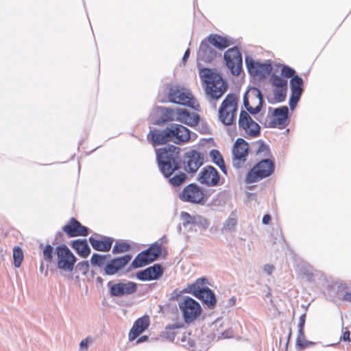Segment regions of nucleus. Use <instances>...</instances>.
Returning <instances> with one entry per match:
<instances>
[{"mask_svg": "<svg viewBox=\"0 0 351 351\" xmlns=\"http://www.w3.org/2000/svg\"><path fill=\"white\" fill-rule=\"evenodd\" d=\"M180 218L182 221V226L186 228L189 225H194L195 221V215H191L189 213L182 212Z\"/></svg>", "mask_w": 351, "mask_h": 351, "instance_id": "nucleus-36", "label": "nucleus"}, {"mask_svg": "<svg viewBox=\"0 0 351 351\" xmlns=\"http://www.w3.org/2000/svg\"><path fill=\"white\" fill-rule=\"evenodd\" d=\"M164 269L159 263H156L136 273V278L141 281L158 279L163 274Z\"/></svg>", "mask_w": 351, "mask_h": 351, "instance_id": "nucleus-22", "label": "nucleus"}, {"mask_svg": "<svg viewBox=\"0 0 351 351\" xmlns=\"http://www.w3.org/2000/svg\"><path fill=\"white\" fill-rule=\"evenodd\" d=\"M76 269L83 275L87 274L89 270V263L87 261L80 262L76 265Z\"/></svg>", "mask_w": 351, "mask_h": 351, "instance_id": "nucleus-46", "label": "nucleus"}, {"mask_svg": "<svg viewBox=\"0 0 351 351\" xmlns=\"http://www.w3.org/2000/svg\"><path fill=\"white\" fill-rule=\"evenodd\" d=\"M274 270V266L272 265L267 264L263 267V271L267 274L268 275H270Z\"/></svg>", "mask_w": 351, "mask_h": 351, "instance_id": "nucleus-52", "label": "nucleus"}, {"mask_svg": "<svg viewBox=\"0 0 351 351\" xmlns=\"http://www.w3.org/2000/svg\"><path fill=\"white\" fill-rule=\"evenodd\" d=\"M88 241L94 250L107 252L112 247L113 239L95 233L89 237Z\"/></svg>", "mask_w": 351, "mask_h": 351, "instance_id": "nucleus-21", "label": "nucleus"}, {"mask_svg": "<svg viewBox=\"0 0 351 351\" xmlns=\"http://www.w3.org/2000/svg\"><path fill=\"white\" fill-rule=\"evenodd\" d=\"M350 331L348 330H346L343 332V335L341 337V339H342L343 341H350Z\"/></svg>", "mask_w": 351, "mask_h": 351, "instance_id": "nucleus-54", "label": "nucleus"}, {"mask_svg": "<svg viewBox=\"0 0 351 351\" xmlns=\"http://www.w3.org/2000/svg\"><path fill=\"white\" fill-rule=\"evenodd\" d=\"M222 193H218L212 200L209 202L208 206L211 207L212 209H215L216 207L223 206L224 202L221 203V197H222Z\"/></svg>", "mask_w": 351, "mask_h": 351, "instance_id": "nucleus-45", "label": "nucleus"}, {"mask_svg": "<svg viewBox=\"0 0 351 351\" xmlns=\"http://www.w3.org/2000/svg\"><path fill=\"white\" fill-rule=\"evenodd\" d=\"M57 267L64 271L71 272L73 270L76 257L66 245H60L56 247Z\"/></svg>", "mask_w": 351, "mask_h": 351, "instance_id": "nucleus-11", "label": "nucleus"}, {"mask_svg": "<svg viewBox=\"0 0 351 351\" xmlns=\"http://www.w3.org/2000/svg\"><path fill=\"white\" fill-rule=\"evenodd\" d=\"M210 45L207 38L201 42L197 54L198 60L208 63L216 58L217 55V51Z\"/></svg>", "mask_w": 351, "mask_h": 351, "instance_id": "nucleus-23", "label": "nucleus"}, {"mask_svg": "<svg viewBox=\"0 0 351 351\" xmlns=\"http://www.w3.org/2000/svg\"><path fill=\"white\" fill-rule=\"evenodd\" d=\"M303 80L298 75L293 76L290 80L291 92L302 93L303 92Z\"/></svg>", "mask_w": 351, "mask_h": 351, "instance_id": "nucleus-31", "label": "nucleus"}, {"mask_svg": "<svg viewBox=\"0 0 351 351\" xmlns=\"http://www.w3.org/2000/svg\"><path fill=\"white\" fill-rule=\"evenodd\" d=\"M245 93H247V97L248 99L251 97L252 99H258V102L262 100L263 102V96L262 95L261 91L256 87H252L250 88Z\"/></svg>", "mask_w": 351, "mask_h": 351, "instance_id": "nucleus-38", "label": "nucleus"}, {"mask_svg": "<svg viewBox=\"0 0 351 351\" xmlns=\"http://www.w3.org/2000/svg\"><path fill=\"white\" fill-rule=\"evenodd\" d=\"M315 343L314 341H308L306 339H305L302 343H301V346H298L297 347L298 350H304V348H307L308 346H313L315 345Z\"/></svg>", "mask_w": 351, "mask_h": 351, "instance_id": "nucleus-50", "label": "nucleus"}, {"mask_svg": "<svg viewBox=\"0 0 351 351\" xmlns=\"http://www.w3.org/2000/svg\"><path fill=\"white\" fill-rule=\"evenodd\" d=\"M161 245L157 242L138 253L131 263L133 268H140L156 261L161 254Z\"/></svg>", "mask_w": 351, "mask_h": 351, "instance_id": "nucleus-10", "label": "nucleus"}, {"mask_svg": "<svg viewBox=\"0 0 351 351\" xmlns=\"http://www.w3.org/2000/svg\"><path fill=\"white\" fill-rule=\"evenodd\" d=\"M245 64L249 73L253 76L264 77L272 70L270 63L256 62L250 56L245 57Z\"/></svg>", "mask_w": 351, "mask_h": 351, "instance_id": "nucleus-18", "label": "nucleus"}, {"mask_svg": "<svg viewBox=\"0 0 351 351\" xmlns=\"http://www.w3.org/2000/svg\"><path fill=\"white\" fill-rule=\"evenodd\" d=\"M208 280L202 277L189 285L184 291L201 300L208 308L213 309L216 305V298L214 292L208 287Z\"/></svg>", "mask_w": 351, "mask_h": 351, "instance_id": "nucleus-4", "label": "nucleus"}, {"mask_svg": "<svg viewBox=\"0 0 351 351\" xmlns=\"http://www.w3.org/2000/svg\"><path fill=\"white\" fill-rule=\"evenodd\" d=\"M223 58L231 73L238 75L242 68V56L237 47L228 49L224 53Z\"/></svg>", "mask_w": 351, "mask_h": 351, "instance_id": "nucleus-16", "label": "nucleus"}, {"mask_svg": "<svg viewBox=\"0 0 351 351\" xmlns=\"http://www.w3.org/2000/svg\"><path fill=\"white\" fill-rule=\"evenodd\" d=\"M62 230L69 237L78 236L86 237L88 234L89 230L82 225L75 218L72 217L69 222L62 227Z\"/></svg>", "mask_w": 351, "mask_h": 351, "instance_id": "nucleus-20", "label": "nucleus"}, {"mask_svg": "<svg viewBox=\"0 0 351 351\" xmlns=\"http://www.w3.org/2000/svg\"><path fill=\"white\" fill-rule=\"evenodd\" d=\"M210 196L209 190H205L196 183H190L185 186L178 194L181 201L200 206H204Z\"/></svg>", "mask_w": 351, "mask_h": 351, "instance_id": "nucleus-5", "label": "nucleus"}, {"mask_svg": "<svg viewBox=\"0 0 351 351\" xmlns=\"http://www.w3.org/2000/svg\"><path fill=\"white\" fill-rule=\"evenodd\" d=\"M237 108V99L235 95L228 94L219 108V119L223 125H232L235 123Z\"/></svg>", "mask_w": 351, "mask_h": 351, "instance_id": "nucleus-8", "label": "nucleus"}, {"mask_svg": "<svg viewBox=\"0 0 351 351\" xmlns=\"http://www.w3.org/2000/svg\"><path fill=\"white\" fill-rule=\"evenodd\" d=\"M206 38L212 45L220 50H223L230 45V41L226 37L218 34H210Z\"/></svg>", "mask_w": 351, "mask_h": 351, "instance_id": "nucleus-28", "label": "nucleus"}, {"mask_svg": "<svg viewBox=\"0 0 351 351\" xmlns=\"http://www.w3.org/2000/svg\"><path fill=\"white\" fill-rule=\"evenodd\" d=\"M189 55H190V49H187L185 51V52L184 53V56L182 57V62H183L184 64L187 61V60H188V58L189 57Z\"/></svg>", "mask_w": 351, "mask_h": 351, "instance_id": "nucleus-59", "label": "nucleus"}, {"mask_svg": "<svg viewBox=\"0 0 351 351\" xmlns=\"http://www.w3.org/2000/svg\"><path fill=\"white\" fill-rule=\"evenodd\" d=\"M109 288V292L112 297H121L123 295H130L136 291V283L131 281L127 282H118L112 284L111 281L107 284Z\"/></svg>", "mask_w": 351, "mask_h": 351, "instance_id": "nucleus-17", "label": "nucleus"}, {"mask_svg": "<svg viewBox=\"0 0 351 351\" xmlns=\"http://www.w3.org/2000/svg\"><path fill=\"white\" fill-rule=\"evenodd\" d=\"M238 125L239 129L243 130L245 134L251 137H257L261 134L260 125L243 110L240 112Z\"/></svg>", "mask_w": 351, "mask_h": 351, "instance_id": "nucleus-15", "label": "nucleus"}, {"mask_svg": "<svg viewBox=\"0 0 351 351\" xmlns=\"http://www.w3.org/2000/svg\"><path fill=\"white\" fill-rule=\"evenodd\" d=\"M271 219V216L267 214L263 216L262 222L263 224H268L270 222Z\"/></svg>", "mask_w": 351, "mask_h": 351, "instance_id": "nucleus-57", "label": "nucleus"}, {"mask_svg": "<svg viewBox=\"0 0 351 351\" xmlns=\"http://www.w3.org/2000/svg\"><path fill=\"white\" fill-rule=\"evenodd\" d=\"M107 255L94 253L90 260L92 266L101 267L104 265Z\"/></svg>", "mask_w": 351, "mask_h": 351, "instance_id": "nucleus-33", "label": "nucleus"}, {"mask_svg": "<svg viewBox=\"0 0 351 351\" xmlns=\"http://www.w3.org/2000/svg\"><path fill=\"white\" fill-rule=\"evenodd\" d=\"M149 325V317L147 315H144L137 319L132 328L130 329L128 335L130 341L136 339L141 333H143Z\"/></svg>", "mask_w": 351, "mask_h": 351, "instance_id": "nucleus-24", "label": "nucleus"}, {"mask_svg": "<svg viewBox=\"0 0 351 351\" xmlns=\"http://www.w3.org/2000/svg\"><path fill=\"white\" fill-rule=\"evenodd\" d=\"M289 109L286 106L276 108L274 110L273 116L277 117L276 120L271 121L269 124V128H276L277 125H284L288 119Z\"/></svg>", "mask_w": 351, "mask_h": 351, "instance_id": "nucleus-26", "label": "nucleus"}, {"mask_svg": "<svg viewBox=\"0 0 351 351\" xmlns=\"http://www.w3.org/2000/svg\"><path fill=\"white\" fill-rule=\"evenodd\" d=\"M177 114V108L156 106L152 114V123L162 126L169 122L176 121Z\"/></svg>", "mask_w": 351, "mask_h": 351, "instance_id": "nucleus-12", "label": "nucleus"}, {"mask_svg": "<svg viewBox=\"0 0 351 351\" xmlns=\"http://www.w3.org/2000/svg\"><path fill=\"white\" fill-rule=\"evenodd\" d=\"M196 180L202 185L214 187L219 185L220 175L214 167L206 165L201 169Z\"/></svg>", "mask_w": 351, "mask_h": 351, "instance_id": "nucleus-13", "label": "nucleus"}, {"mask_svg": "<svg viewBox=\"0 0 351 351\" xmlns=\"http://www.w3.org/2000/svg\"><path fill=\"white\" fill-rule=\"evenodd\" d=\"M232 337V331L230 329L224 330L221 333V335H219L216 337V335L215 334H212L208 336V338L211 339L212 340H216L219 341L222 337L228 339Z\"/></svg>", "mask_w": 351, "mask_h": 351, "instance_id": "nucleus-44", "label": "nucleus"}, {"mask_svg": "<svg viewBox=\"0 0 351 351\" xmlns=\"http://www.w3.org/2000/svg\"><path fill=\"white\" fill-rule=\"evenodd\" d=\"M295 71L289 67V66L284 65L281 69V75L284 77L289 78L293 77V76H295Z\"/></svg>", "mask_w": 351, "mask_h": 351, "instance_id": "nucleus-47", "label": "nucleus"}, {"mask_svg": "<svg viewBox=\"0 0 351 351\" xmlns=\"http://www.w3.org/2000/svg\"><path fill=\"white\" fill-rule=\"evenodd\" d=\"M305 322H306V313H304L300 317L299 322L298 324V330H300L301 334H302V330H304Z\"/></svg>", "mask_w": 351, "mask_h": 351, "instance_id": "nucleus-48", "label": "nucleus"}, {"mask_svg": "<svg viewBox=\"0 0 351 351\" xmlns=\"http://www.w3.org/2000/svg\"><path fill=\"white\" fill-rule=\"evenodd\" d=\"M223 322L221 319H217L215 322H213L211 327L213 329L217 328L218 326H222Z\"/></svg>", "mask_w": 351, "mask_h": 351, "instance_id": "nucleus-55", "label": "nucleus"}, {"mask_svg": "<svg viewBox=\"0 0 351 351\" xmlns=\"http://www.w3.org/2000/svg\"><path fill=\"white\" fill-rule=\"evenodd\" d=\"M178 307L184 322L189 324L193 322L202 313L199 303L189 296H184L178 302Z\"/></svg>", "mask_w": 351, "mask_h": 351, "instance_id": "nucleus-9", "label": "nucleus"}, {"mask_svg": "<svg viewBox=\"0 0 351 351\" xmlns=\"http://www.w3.org/2000/svg\"><path fill=\"white\" fill-rule=\"evenodd\" d=\"M287 87L276 88L274 90L275 101L279 103L284 101L287 97Z\"/></svg>", "mask_w": 351, "mask_h": 351, "instance_id": "nucleus-37", "label": "nucleus"}, {"mask_svg": "<svg viewBox=\"0 0 351 351\" xmlns=\"http://www.w3.org/2000/svg\"><path fill=\"white\" fill-rule=\"evenodd\" d=\"M237 221L234 217H228L223 224V230L228 231H232L234 230Z\"/></svg>", "mask_w": 351, "mask_h": 351, "instance_id": "nucleus-43", "label": "nucleus"}, {"mask_svg": "<svg viewBox=\"0 0 351 351\" xmlns=\"http://www.w3.org/2000/svg\"><path fill=\"white\" fill-rule=\"evenodd\" d=\"M217 167H219V168L221 169V171H222L223 173H224L225 175H227V169H226L224 161L222 163H221L219 165H217Z\"/></svg>", "mask_w": 351, "mask_h": 351, "instance_id": "nucleus-60", "label": "nucleus"}, {"mask_svg": "<svg viewBox=\"0 0 351 351\" xmlns=\"http://www.w3.org/2000/svg\"><path fill=\"white\" fill-rule=\"evenodd\" d=\"M291 329L289 328V332L288 337H287V341L286 343V349H287L288 344H289V340L291 339Z\"/></svg>", "mask_w": 351, "mask_h": 351, "instance_id": "nucleus-63", "label": "nucleus"}, {"mask_svg": "<svg viewBox=\"0 0 351 351\" xmlns=\"http://www.w3.org/2000/svg\"><path fill=\"white\" fill-rule=\"evenodd\" d=\"M96 280L99 285L103 284L104 280L101 277H100V276L97 277Z\"/></svg>", "mask_w": 351, "mask_h": 351, "instance_id": "nucleus-64", "label": "nucleus"}, {"mask_svg": "<svg viewBox=\"0 0 351 351\" xmlns=\"http://www.w3.org/2000/svg\"><path fill=\"white\" fill-rule=\"evenodd\" d=\"M343 300L348 302H351V292H346L343 297Z\"/></svg>", "mask_w": 351, "mask_h": 351, "instance_id": "nucleus-61", "label": "nucleus"}, {"mask_svg": "<svg viewBox=\"0 0 351 351\" xmlns=\"http://www.w3.org/2000/svg\"><path fill=\"white\" fill-rule=\"evenodd\" d=\"M199 76L205 86V93L211 99H218L226 91L228 85L220 74L204 68L199 71Z\"/></svg>", "mask_w": 351, "mask_h": 351, "instance_id": "nucleus-3", "label": "nucleus"}, {"mask_svg": "<svg viewBox=\"0 0 351 351\" xmlns=\"http://www.w3.org/2000/svg\"><path fill=\"white\" fill-rule=\"evenodd\" d=\"M243 100V106H244L245 108L246 109L247 112L248 114L250 113V114L254 115V114H256L261 112V110L263 108V102L262 101L261 99L258 102V104L254 108L250 106V101H249L248 97H247V93L244 94Z\"/></svg>", "mask_w": 351, "mask_h": 351, "instance_id": "nucleus-30", "label": "nucleus"}, {"mask_svg": "<svg viewBox=\"0 0 351 351\" xmlns=\"http://www.w3.org/2000/svg\"><path fill=\"white\" fill-rule=\"evenodd\" d=\"M181 149L173 145L156 149L159 169L165 177H169L183 169L189 174L195 173L204 164V154L191 149L180 156Z\"/></svg>", "mask_w": 351, "mask_h": 351, "instance_id": "nucleus-1", "label": "nucleus"}, {"mask_svg": "<svg viewBox=\"0 0 351 351\" xmlns=\"http://www.w3.org/2000/svg\"><path fill=\"white\" fill-rule=\"evenodd\" d=\"M195 226H200L203 229L206 230L210 226V221L202 215H195Z\"/></svg>", "mask_w": 351, "mask_h": 351, "instance_id": "nucleus-41", "label": "nucleus"}, {"mask_svg": "<svg viewBox=\"0 0 351 351\" xmlns=\"http://www.w3.org/2000/svg\"><path fill=\"white\" fill-rule=\"evenodd\" d=\"M167 178H169V184L175 187L180 186V185L183 184L187 180V176L186 173L182 171H179L178 173H176L173 176L172 174Z\"/></svg>", "mask_w": 351, "mask_h": 351, "instance_id": "nucleus-29", "label": "nucleus"}, {"mask_svg": "<svg viewBox=\"0 0 351 351\" xmlns=\"http://www.w3.org/2000/svg\"><path fill=\"white\" fill-rule=\"evenodd\" d=\"M53 247L47 244L43 250V258L47 262H51L53 259Z\"/></svg>", "mask_w": 351, "mask_h": 351, "instance_id": "nucleus-42", "label": "nucleus"}, {"mask_svg": "<svg viewBox=\"0 0 351 351\" xmlns=\"http://www.w3.org/2000/svg\"><path fill=\"white\" fill-rule=\"evenodd\" d=\"M258 143H260V145L256 151V155L265 158L269 157L271 153L268 145L261 141H259Z\"/></svg>", "mask_w": 351, "mask_h": 351, "instance_id": "nucleus-39", "label": "nucleus"}, {"mask_svg": "<svg viewBox=\"0 0 351 351\" xmlns=\"http://www.w3.org/2000/svg\"><path fill=\"white\" fill-rule=\"evenodd\" d=\"M270 81L272 86L276 87V88L287 87V81L274 73L271 75Z\"/></svg>", "mask_w": 351, "mask_h": 351, "instance_id": "nucleus-35", "label": "nucleus"}, {"mask_svg": "<svg viewBox=\"0 0 351 351\" xmlns=\"http://www.w3.org/2000/svg\"><path fill=\"white\" fill-rule=\"evenodd\" d=\"M209 156L212 162L217 166L219 165L224 161L221 154L217 149L210 150Z\"/></svg>", "mask_w": 351, "mask_h": 351, "instance_id": "nucleus-40", "label": "nucleus"}, {"mask_svg": "<svg viewBox=\"0 0 351 351\" xmlns=\"http://www.w3.org/2000/svg\"><path fill=\"white\" fill-rule=\"evenodd\" d=\"M165 91L167 101L195 108L196 100L189 89L179 85L167 84Z\"/></svg>", "mask_w": 351, "mask_h": 351, "instance_id": "nucleus-6", "label": "nucleus"}, {"mask_svg": "<svg viewBox=\"0 0 351 351\" xmlns=\"http://www.w3.org/2000/svg\"><path fill=\"white\" fill-rule=\"evenodd\" d=\"M275 163L269 158L262 159L257 162L247 173L245 182L247 184L257 182L269 177L274 171Z\"/></svg>", "mask_w": 351, "mask_h": 351, "instance_id": "nucleus-7", "label": "nucleus"}, {"mask_svg": "<svg viewBox=\"0 0 351 351\" xmlns=\"http://www.w3.org/2000/svg\"><path fill=\"white\" fill-rule=\"evenodd\" d=\"M71 247L82 258L87 257L90 253V248L86 239L73 241Z\"/></svg>", "mask_w": 351, "mask_h": 351, "instance_id": "nucleus-27", "label": "nucleus"}, {"mask_svg": "<svg viewBox=\"0 0 351 351\" xmlns=\"http://www.w3.org/2000/svg\"><path fill=\"white\" fill-rule=\"evenodd\" d=\"M148 340V336L147 335H143L141 336V337H139L136 341V344H139V343H141L143 342H145V341H147Z\"/></svg>", "mask_w": 351, "mask_h": 351, "instance_id": "nucleus-58", "label": "nucleus"}, {"mask_svg": "<svg viewBox=\"0 0 351 351\" xmlns=\"http://www.w3.org/2000/svg\"><path fill=\"white\" fill-rule=\"evenodd\" d=\"M191 138L190 130L185 126L171 123L163 130L150 129L147 138L154 146L164 145L169 142L182 144Z\"/></svg>", "mask_w": 351, "mask_h": 351, "instance_id": "nucleus-2", "label": "nucleus"}, {"mask_svg": "<svg viewBox=\"0 0 351 351\" xmlns=\"http://www.w3.org/2000/svg\"><path fill=\"white\" fill-rule=\"evenodd\" d=\"M88 339H83L80 343V349L82 350H87V348H88Z\"/></svg>", "mask_w": 351, "mask_h": 351, "instance_id": "nucleus-56", "label": "nucleus"}, {"mask_svg": "<svg viewBox=\"0 0 351 351\" xmlns=\"http://www.w3.org/2000/svg\"><path fill=\"white\" fill-rule=\"evenodd\" d=\"M249 145L243 138H238L232 149V165L237 168H241L247 160Z\"/></svg>", "mask_w": 351, "mask_h": 351, "instance_id": "nucleus-14", "label": "nucleus"}, {"mask_svg": "<svg viewBox=\"0 0 351 351\" xmlns=\"http://www.w3.org/2000/svg\"><path fill=\"white\" fill-rule=\"evenodd\" d=\"M130 254H125L122 256L114 258L108 261L104 266V273L107 276H113L123 269L131 261Z\"/></svg>", "mask_w": 351, "mask_h": 351, "instance_id": "nucleus-19", "label": "nucleus"}, {"mask_svg": "<svg viewBox=\"0 0 351 351\" xmlns=\"http://www.w3.org/2000/svg\"><path fill=\"white\" fill-rule=\"evenodd\" d=\"M302 93H293V92H291V96H290V99L293 100V101H295L296 103H298L300 97H301V95H302Z\"/></svg>", "mask_w": 351, "mask_h": 351, "instance_id": "nucleus-51", "label": "nucleus"}, {"mask_svg": "<svg viewBox=\"0 0 351 351\" xmlns=\"http://www.w3.org/2000/svg\"><path fill=\"white\" fill-rule=\"evenodd\" d=\"M305 340L304 330H302V334L300 330L298 332V337L295 341L296 348L298 346H301V343Z\"/></svg>", "mask_w": 351, "mask_h": 351, "instance_id": "nucleus-49", "label": "nucleus"}, {"mask_svg": "<svg viewBox=\"0 0 351 351\" xmlns=\"http://www.w3.org/2000/svg\"><path fill=\"white\" fill-rule=\"evenodd\" d=\"M176 121L189 126H194L198 124L199 117L195 112H191L185 108H177Z\"/></svg>", "mask_w": 351, "mask_h": 351, "instance_id": "nucleus-25", "label": "nucleus"}, {"mask_svg": "<svg viewBox=\"0 0 351 351\" xmlns=\"http://www.w3.org/2000/svg\"><path fill=\"white\" fill-rule=\"evenodd\" d=\"M14 265L15 267H19L23 260V252L19 246H15L13 249Z\"/></svg>", "mask_w": 351, "mask_h": 351, "instance_id": "nucleus-34", "label": "nucleus"}, {"mask_svg": "<svg viewBox=\"0 0 351 351\" xmlns=\"http://www.w3.org/2000/svg\"><path fill=\"white\" fill-rule=\"evenodd\" d=\"M183 327H184V324H182V323H176V324H171V325L168 326L167 327V328L171 329V330H175V329L182 328Z\"/></svg>", "mask_w": 351, "mask_h": 351, "instance_id": "nucleus-53", "label": "nucleus"}, {"mask_svg": "<svg viewBox=\"0 0 351 351\" xmlns=\"http://www.w3.org/2000/svg\"><path fill=\"white\" fill-rule=\"evenodd\" d=\"M297 104L298 103H296L295 101H293V100L289 99V104L291 110H294V108L297 106Z\"/></svg>", "mask_w": 351, "mask_h": 351, "instance_id": "nucleus-62", "label": "nucleus"}, {"mask_svg": "<svg viewBox=\"0 0 351 351\" xmlns=\"http://www.w3.org/2000/svg\"><path fill=\"white\" fill-rule=\"evenodd\" d=\"M131 249V245L130 243L124 241H116L113 248L112 253L114 254H121L123 252H126L130 251Z\"/></svg>", "mask_w": 351, "mask_h": 351, "instance_id": "nucleus-32", "label": "nucleus"}]
</instances>
